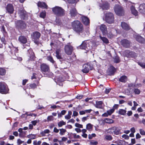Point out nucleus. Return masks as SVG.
<instances>
[{
  "label": "nucleus",
  "mask_w": 145,
  "mask_h": 145,
  "mask_svg": "<svg viewBox=\"0 0 145 145\" xmlns=\"http://www.w3.org/2000/svg\"><path fill=\"white\" fill-rule=\"evenodd\" d=\"M121 26L122 29L126 30H129L130 28L127 24L124 22H122L121 23Z\"/></svg>",
  "instance_id": "6ab92c4d"
},
{
  "label": "nucleus",
  "mask_w": 145,
  "mask_h": 145,
  "mask_svg": "<svg viewBox=\"0 0 145 145\" xmlns=\"http://www.w3.org/2000/svg\"><path fill=\"white\" fill-rule=\"evenodd\" d=\"M40 69L42 72H48L49 70V66L45 63H43L41 65Z\"/></svg>",
  "instance_id": "9b49d317"
},
{
  "label": "nucleus",
  "mask_w": 145,
  "mask_h": 145,
  "mask_svg": "<svg viewBox=\"0 0 145 145\" xmlns=\"http://www.w3.org/2000/svg\"><path fill=\"white\" fill-rule=\"evenodd\" d=\"M72 114V112L71 111H69L68 114L65 116V118L67 120L70 119L71 118V115Z\"/></svg>",
  "instance_id": "e433bc0d"
},
{
  "label": "nucleus",
  "mask_w": 145,
  "mask_h": 145,
  "mask_svg": "<svg viewBox=\"0 0 145 145\" xmlns=\"http://www.w3.org/2000/svg\"><path fill=\"white\" fill-rule=\"evenodd\" d=\"M75 125L76 127L80 128H83L82 125L78 123H76L75 124Z\"/></svg>",
  "instance_id": "864d4df0"
},
{
  "label": "nucleus",
  "mask_w": 145,
  "mask_h": 145,
  "mask_svg": "<svg viewBox=\"0 0 145 145\" xmlns=\"http://www.w3.org/2000/svg\"><path fill=\"white\" fill-rule=\"evenodd\" d=\"M126 111L124 109H120L118 111V113L121 115H125L126 113Z\"/></svg>",
  "instance_id": "f704fd0d"
},
{
  "label": "nucleus",
  "mask_w": 145,
  "mask_h": 145,
  "mask_svg": "<svg viewBox=\"0 0 145 145\" xmlns=\"http://www.w3.org/2000/svg\"><path fill=\"white\" fill-rule=\"evenodd\" d=\"M99 37L102 40L104 43L106 44H107L109 43V41L106 38L104 37H102L101 36H100Z\"/></svg>",
  "instance_id": "7c9ffc66"
},
{
  "label": "nucleus",
  "mask_w": 145,
  "mask_h": 145,
  "mask_svg": "<svg viewBox=\"0 0 145 145\" xmlns=\"http://www.w3.org/2000/svg\"><path fill=\"white\" fill-rule=\"evenodd\" d=\"M100 7L103 10H107L109 8V6L108 3L105 2L100 5Z\"/></svg>",
  "instance_id": "412c9836"
},
{
  "label": "nucleus",
  "mask_w": 145,
  "mask_h": 145,
  "mask_svg": "<svg viewBox=\"0 0 145 145\" xmlns=\"http://www.w3.org/2000/svg\"><path fill=\"white\" fill-rule=\"evenodd\" d=\"M81 23L78 20H76L72 23V26L74 29L75 28V27H76L78 26Z\"/></svg>",
  "instance_id": "393cba45"
},
{
  "label": "nucleus",
  "mask_w": 145,
  "mask_h": 145,
  "mask_svg": "<svg viewBox=\"0 0 145 145\" xmlns=\"http://www.w3.org/2000/svg\"><path fill=\"white\" fill-rule=\"evenodd\" d=\"M54 119V118L52 116H48L47 118V121H52Z\"/></svg>",
  "instance_id": "a18cd8bd"
},
{
  "label": "nucleus",
  "mask_w": 145,
  "mask_h": 145,
  "mask_svg": "<svg viewBox=\"0 0 145 145\" xmlns=\"http://www.w3.org/2000/svg\"><path fill=\"white\" fill-rule=\"evenodd\" d=\"M30 88L32 89H34L37 87V85L35 83L31 84L30 85Z\"/></svg>",
  "instance_id": "8fccbe9b"
},
{
  "label": "nucleus",
  "mask_w": 145,
  "mask_h": 145,
  "mask_svg": "<svg viewBox=\"0 0 145 145\" xmlns=\"http://www.w3.org/2000/svg\"><path fill=\"white\" fill-rule=\"evenodd\" d=\"M91 143L93 145H96L98 144V142L97 141H92L91 142Z\"/></svg>",
  "instance_id": "774afa93"
},
{
  "label": "nucleus",
  "mask_w": 145,
  "mask_h": 145,
  "mask_svg": "<svg viewBox=\"0 0 145 145\" xmlns=\"http://www.w3.org/2000/svg\"><path fill=\"white\" fill-rule=\"evenodd\" d=\"M33 39L35 40H37L39 39L40 36V33L37 31L33 33Z\"/></svg>",
  "instance_id": "aec40b11"
},
{
  "label": "nucleus",
  "mask_w": 145,
  "mask_h": 145,
  "mask_svg": "<svg viewBox=\"0 0 145 145\" xmlns=\"http://www.w3.org/2000/svg\"><path fill=\"white\" fill-rule=\"evenodd\" d=\"M107 35L108 37L110 38H111L113 36V35L111 33H107Z\"/></svg>",
  "instance_id": "bf43d9fd"
},
{
  "label": "nucleus",
  "mask_w": 145,
  "mask_h": 145,
  "mask_svg": "<svg viewBox=\"0 0 145 145\" xmlns=\"http://www.w3.org/2000/svg\"><path fill=\"white\" fill-rule=\"evenodd\" d=\"M78 115V113L76 111H74L73 112V115H72V117L73 116H77Z\"/></svg>",
  "instance_id": "052dcab7"
},
{
  "label": "nucleus",
  "mask_w": 145,
  "mask_h": 145,
  "mask_svg": "<svg viewBox=\"0 0 145 145\" xmlns=\"http://www.w3.org/2000/svg\"><path fill=\"white\" fill-rule=\"evenodd\" d=\"M41 142L40 141H39L37 142V140H34L33 141V145H40V144Z\"/></svg>",
  "instance_id": "37998d69"
},
{
  "label": "nucleus",
  "mask_w": 145,
  "mask_h": 145,
  "mask_svg": "<svg viewBox=\"0 0 145 145\" xmlns=\"http://www.w3.org/2000/svg\"><path fill=\"white\" fill-rule=\"evenodd\" d=\"M105 138L106 140H111L112 139V136L110 135H106Z\"/></svg>",
  "instance_id": "79ce46f5"
},
{
  "label": "nucleus",
  "mask_w": 145,
  "mask_h": 145,
  "mask_svg": "<svg viewBox=\"0 0 145 145\" xmlns=\"http://www.w3.org/2000/svg\"><path fill=\"white\" fill-rule=\"evenodd\" d=\"M114 9L116 14L118 15L121 16L124 14V11L123 7L121 6L116 5L114 7Z\"/></svg>",
  "instance_id": "20e7f679"
},
{
  "label": "nucleus",
  "mask_w": 145,
  "mask_h": 145,
  "mask_svg": "<svg viewBox=\"0 0 145 145\" xmlns=\"http://www.w3.org/2000/svg\"><path fill=\"white\" fill-rule=\"evenodd\" d=\"M28 52L29 53L30 55L29 56L30 57V60H33L35 57L34 53L31 50H28Z\"/></svg>",
  "instance_id": "c85d7f7f"
},
{
  "label": "nucleus",
  "mask_w": 145,
  "mask_h": 145,
  "mask_svg": "<svg viewBox=\"0 0 145 145\" xmlns=\"http://www.w3.org/2000/svg\"><path fill=\"white\" fill-rule=\"evenodd\" d=\"M18 40L21 43L23 44L26 43L27 41V38L24 36L22 35H21L19 37Z\"/></svg>",
  "instance_id": "dca6fc26"
},
{
  "label": "nucleus",
  "mask_w": 145,
  "mask_h": 145,
  "mask_svg": "<svg viewBox=\"0 0 145 145\" xmlns=\"http://www.w3.org/2000/svg\"><path fill=\"white\" fill-rule=\"evenodd\" d=\"M141 136L139 133H138L136 135V139L139 138H141Z\"/></svg>",
  "instance_id": "338daca9"
},
{
  "label": "nucleus",
  "mask_w": 145,
  "mask_h": 145,
  "mask_svg": "<svg viewBox=\"0 0 145 145\" xmlns=\"http://www.w3.org/2000/svg\"><path fill=\"white\" fill-rule=\"evenodd\" d=\"M122 137L123 138H124L125 139H129V137L128 135H122Z\"/></svg>",
  "instance_id": "4d7b16f0"
},
{
  "label": "nucleus",
  "mask_w": 145,
  "mask_h": 145,
  "mask_svg": "<svg viewBox=\"0 0 145 145\" xmlns=\"http://www.w3.org/2000/svg\"><path fill=\"white\" fill-rule=\"evenodd\" d=\"M63 115V110L61 111V112L59 114H58V117H62V115Z\"/></svg>",
  "instance_id": "e2e57ef3"
},
{
  "label": "nucleus",
  "mask_w": 145,
  "mask_h": 145,
  "mask_svg": "<svg viewBox=\"0 0 145 145\" xmlns=\"http://www.w3.org/2000/svg\"><path fill=\"white\" fill-rule=\"evenodd\" d=\"M70 14L72 17H75L77 15L78 13L76 8H74L70 10Z\"/></svg>",
  "instance_id": "a211bd4d"
},
{
  "label": "nucleus",
  "mask_w": 145,
  "mask_h": 145,
  "mask_svg": "<svg viewBox=\"0 0 145 145\" xmlns=\"http://www.w3.org/2000/svg\"><path fill=\"white\" fill-rule=\"evenodd\" d=\"M134 92L136 94H138L140 93V90L138 89H134Z\"/></svg>",
  "instance_id": "49530a36"
},
{
  "label": "nucleus",
  "mask_w": 145,
  "mask_h": 145,
  "mask_svg": "<svg viewBox=\"0 0 145 145\" xmlns=\"http://www.w3.org/2000/svg\"><path fill=\"white\" fill-rule=\"evenodd\" d=\"M114 108H112L107 111V112L109 115H110L114 112Z\"/></svg>",
  "instance_id": "a19ab883"
},
{
  "label": "nucleus",
  "mask_w": 145,
  "mask_h": 145,
  "mask_svg": "<svg viewBox=\"0 0 145 145\" xmlns=\"http://www.w3.org/2000/svg\"><path fill=\"white\" fill-rule=\"evenodd\" d=\"M1 31L4 33H6V32L4 26L3 25L1 27Z\"/></svg>",
  "instance_id": "680f3d73"
},
{
  "label": "nucleus",
  "mask_w": 145,
  "mask_h": 145,
  "mask_svg": "<svg viewBox=\"0 0 145 145\" xmlns=\"http://www.w3.org/2000/svg\"><path fill=\"white\" fill-rule=\"evenodd\" d=\"M46 59L53 64L55 62V61L54 60L52 57L51 56H47V57Z\"/></svg>",
  "instance_id": "473e14b6"
},
{
  "label": "nucleus",
  "mask_w": 145,
  "mask_h": 145,
  "mask_svg": "<svg viewBox=\"0 0 145 145\" xmlns=\"http://www.w3.org/2000/svg\"><path fill=\"white\" fill-rule=\"evenodd\" d=\"M121 129L118 127L113 126L106 130L107 133L112 135H118L120 133Z\"/></svg>",
  "instance_id": "f03ea898"
},
{
  "label": "nucleus",
  "mask_w": 145,
  "mask_h": 145,
  "mask_svg": "<svg viewBox=\"0 0 145 145\" xmlns=\"http://www.w3.org/2000/svg\"><path fill=\"white\" fill-rule=\"evenodd\" d=\"M121 44L124 47L128 48L130 44V42L126 39H123L121 41Z\"/></svg>",
  "instance_id": "4468645a"
},
{
  "label": "nucleus",
  "mask_w": 145,
  "mask_h": 145,
  "mask_svg": "<svg viewBox=\"0 0 145 145\" xmlns=\"http://www.w3.org/2000/svg\"><path fill=\"white\" fill-rule=\"evenodd\" d=\"M140 133L142 135H145V131L142 129H139Z\"/></svg>",
  "instance_id": "5fc2aeb1"
},
{
  "label": "nucleus",
  "mask_w": 145,
  "mask_h": 145,
  "mask_svg": "<svg viewBox=\"0 0 145 145\" xmlns=\"http://www.w3.org/2000/svg\"><path fill=\"white\" fill-rule=\"evenodd\" d=\"M137 63L138 65L140 66L141 67L144 68H145V63H142L141 62H138Z\"/></svg>",
  "instance_id": "de8ad7c7"
},
{
  "label": "nucleus",
  "mask_w": 145,
  "mask_h": 145,
  "mask_svg": "<svg viewBox=\"0 0 145 145\" xmlns=\"http://www.w3.org/2000/svg\"><path fill=\"white\" fill-rule=\"evenodd\" d=\"M46 12L43 11L40 14V17L42 18H44L46 16Z\"/></svg>",
  "instance_id": "c03bdc74"
},
{
  "label": "nucleus",
  "mask_w": 145,
  "mask_h": 145,
  "mask_svg": "<svg viewBox=\"0 0 145 145\" xmlns=\"http://www.w3.org/2000/svg\"><path fill=\"white\" fill-rule=\"evenodd\" d=\"M138 11L141 13L145 14V4H142L140 5L138 8Z\"/></svg>",
  "instance_id": "f3484780"
},
{
  "label": "nucleus",
  "mask_w": 145,
  "mask_h": 145,
  "mask_svg": "<svg viewBox=\"0 0 145 145\" xmlns=\"http://www.w3.org/2000/svg\"><path fill=\"white\" fill-rule=\"evenodd\" d=\"M50 132V131L48 129H46L44 131L41 133V134L44 135L45 134L48 133Z\"/></svg>",
  "instance_id": "09e8293b"
},
{
  "label": "nucleus",
  "mask_w": 145,
  "mask_h": 145,
  "mask_svg": "<svg viewBox=\"0 0 145 145\" xmlns=\"http://www.w3.org/2000/svg\"><path fill=\"white\" fill-rule=\"evenodd\" d=\"M103 102L101 101H97L96 102L95 106L98 108H101L102 107V104Z\"/></svg>",
  "instance_id": "c756f323"
},
{
  "label": "nucleus",
  "mask_w": 145,
  "mask_h": 145,
  "mask_svg": "<svg viewBox=\"0 0 145 145\" xmlns=\"http://www.w3.org/2000/svg\"><path fill=\"white\" fill-rule=\"evenodd\" d=\"M27 138L31 139H35L36 137V135L34 134H30L27 136Z\"/></svg>",
  "instance_id": "4c0bfd02"
},
{
  "label": "nucleus",
  "mask_w": 145,
  "mask_h": 145,
  "mask_svg": "<svg viewBox=\"0 0 145 145\" xmlns=\"http://www.w3.org/2000/svg\"><path fill=\"white\" fill-rule=\"evenodd\" d=\"M127 77L126 76H122L119 79V80L121 82L125 83L127 81Z\"/></svg>",
  "instance_id": "cd10ccee"
},
{
  "label": "nucleus",
  "mask_w": 145,
  "mask_h": 145,
  "mask_svg": "<svg viewBox=\"0 0 145 145\" xmlns=\"http://www.w3.org/2000/svg\"><path fill=\"white\" fill-rule=\"evenodd\" d=\"M114 62L116 63H119L120 61L119 57L118 56H116L114 58Z\"/></svg>",
  "instance_id": "58836bf2"
},
{
  "label": "nucleus",
  "mask_w": 145,
  "mask_h": 145,
  "mask_svg": "<svg viewBox=\"0 0 145 145\" xmlns=\"http://www.w3.org/2000/svg\"><path fill=\"white\" fill-rule=\"evenodd\" d=\"M130 9L132 13L135 16L138 15V12L135 9V7L133 5L131 6L130 7Z\"/></svg>",
  "instance_id": "a878e982"
},
{
  "label": "nucleus",
  "mask_w": 145,
  "mask_h": 145,
  "mask_svg": "<svg viewBox=\"0 0 145 145\" xmlns=\"http://www.w3.org/2000/svg\"><path fill=\"white\" fill-rule=\"evenodd\" d=\"M14 9L13 5L11 4H8L6 7L7 11L10 14L13 13Z\"/></svg>",
  "instance_id": "ddd939ff"
},
{
  "label": "nucleus",
  "mask_w": 145,
  "mask_h": 145,
  "mask_svg": "<svg viewBox=\"0 0 145 145\" xmlns=\"http://www.w3.org/2000/svg\"><path fill=\"white\" fill-rule=\"evenodd\" d=\"M105 123L109 124H111L114 123V121L113 120L108 118H106L104 120Z\"/></svg>",
  "instance_id": "2f4dec72"
},
{
  "label": "nucleus",
  "mask_w": 145,
  "mask_h": 145,
  "mask_svg": "<svg viewBox=\"0 0 145 145\" xmlns=\"http://www.w3.org/2000/svg\"><path fill=\"white\" fill-rule=\"evenodd\" d=\"M108 70L110 72V74H113L114 72L115 71V69L114 67L111 66L110 69H108Z\"/></svg>",
  "instance_id": "c9c22d12"
},
{
  "label": "nucleus",
  "mask_w": 145,
  "mask_h": 145,
  "mask_svg": "<svg viewBox=\"0 0 145 145\" xmlns=\"http://www.w3.org/2000/svg\"><path fill=\"white\" fill-rule=\"evenodd\" d=\"M136 40L139 42L144 43H145V40L144 38L140 35H137L135 37Z\"/></svg>",
  "instance_id": "5701e85b"
},
{
  "label": "nucleus",
  "mask_w": 145,
  "mask_h": 145,
  "mask_svg": "<svg viewBox=\"0 0 145 145\" xmlns=\"http://www.w3.org/2000/svg\"><path fill=\"white\" fill-rule=\"evenodd\" d=\"M16 25L17 28L21 29H25L26 27L25 23L21 20L17 21L16 22Z\"/></svg>",
  "instance_id": "0eeeda50"
},
{
  "label": "nucleus",
  "mask_w": 145,
  "mask_h": 145,
  "mask_svg": "<svg viewBox=\"0 0 145 145\" xmlns=\"http://www.w3.org/2000/svg\"><path fill=\"white\" fill-rule=\"evenodd\" d=\"M8 91L6 84L3 82H0V93L5 94L8 93Z\"/></svg>",
  "instance_id": "423d86ee"
},
{
  "label": "nucleus",
  "mask_w": 145,
  "mask_h": 145,
  "mask_svg": "<svg viewBox=\"0 0 145 145\" xmlns=\"http://www.w3.org/2000/svg\"><path fill=\"white\" fill-rule=\"evenodd\" d=\"M93 46L92 42L88 40H85L82 42L81 44L77 47V48L84 50L86 51V52H87L92 49Z\"/></svg>",
  "instance_id": "f257e3e1"
},
{
  "label": "nucleus",
  "mask_w": 145,
  "mask_h": 145,
  "mask_svg": "<svg viewBox=\"0 0 145 145\" xmlns=\"http://www.w3.org/2000/svg\"><path fill=\"white\" fill-rule=\"evenodd\" d=\"M26 12L25 11L23 10H20L18 12L19 14L20 17L23 19H24L26 15Z\"/></svg>",
  "instance_id": "b1692460"
},
{
  "label": "nucleus",
  "mask_w": 145,
  "mask_h": 145,
  "mask_svg": "<svg viewBox=\"0 0 145 145\" xmlns=\"http://www.w3.org/2000/svg\"><path fill=\"white\" fill-rule=\"evenodd\" d=\"M88 116H87L86 117H83L82 119V121L84 122L85 121L87 120L88 118Z\"/></svg>",
  "instance_id": "13d9d810"
},
{
  "label": "nucleus",
  "mask_w": 145,
  "mask_h": 145,
  "mask_svg": "<svg viewBox=\"0 0 145 145\" xmlns=\"http://www.w3.org/2000/svg\"><path fill=\"white\" fill-rule=\"evenodd\" d=\"M67 1L69 3L71 4L76 3V0H67Z\"/></svg>",
  "instance_id": "603ef678"
},
{
  "label": "nucleus",
  "mask_w": 145,
  "mask_h": 145,
  "mask_svg": "<svg viewBox=\"0 0 145 145\" xmlns=\"http://www.w3.org/2000/svg\"><path fill=\"white\" fill-rule=\"evenodd\" d=\"M82 22L85 25H88L89 23V20L88 18L85 16H82L81 17Z\"/></svg>",
  "instance_id": "f8f14e48"
},
{
  "label": "nucleus",
  "mask_w": 145,
  "mask_h": 145,
  "mask_svg": "<svg viewBox=\"0 0 145 145\" xmlns=\"http://www.w3.org/2000/svg\"><path fill=\"white\" fill-rule=\"evenodd\" d=\"M74 30L77 33L80 34V33H82L84 32V28L82 24L81 23L76 27H75V28Z\"/></svg>",
  "instance_id": "1a4fd4ad"
},
{
  "label": "nucleus",
  "mask_w": 145,
  "mask_h": 145,
  "mask_svg": "<svg viewBox=\"0 0 145 145\" xmlns=\"http://www.w3.org/2000/svg\"><path fill=\"white\" fill-rule=\"evenodd\" d=\"M92 128V125L90 123H88L86 125V128L87 130H90Z\"/></svg>",
  "instance_id": "ea45409f"
},
{
  "label": "nucleus",
  "mask_w": 145,
  "mask_h": 145,
  "mask_svg": "<svg viewBox=\"0 0 145 145\" xmlns=\"http://www.w3.org/2000/svg\"><path fill=\"white\" fill-rule=\"evenodd\" d=\"M86 113V112H85V110L80 111L79 112V114L81 115L84 114Z\"/></svg>",
  "instance_id": "69168bd1"
},
{
  "label": "nucleus",
  "mask_w": 145,
  "mask_h": 145,
  "mask_svg": "<svg viewBox=\"0 0 145 145\" xmlns=\"http://www.w3.org/2000/svg\"><path fill=\"white\" fill-rule=\"evenodd\" d=\"M24 142V141L21 140L20 139H18L17 140V143L19 144H20Z\"/></svg>",
  "instance_id": "0e129e2a"
},
{
  "label": "nucleus",
  "mask_w": 145,
  "mask_h": 145,
  "mask_svg": "<svg viewBox=\"0 0 145 145\" xmlns=\"http://www.w3.org/2000/svg\"><path fill=\"white\" fill-rule=\"evenodd\" d=\"M127 52L128 53V54L126 56L127 57H134L135 58L137 56V54L134 52H129V51H127Z\"/></svg>",
  "instance_id": "4be33fe9"
},
{
  "label": "nucleus",
  "mask_w": 145,
  "mask_h": 145,
  "mask_svg": "<svg viewBox=\"0 0 145 145\" xmlns=\"http://www.w3.org/2000/svg\"><path fill=\"white\" fill-rule=\"evenodd\" d=\"M38 6L39 7L42 8H47V5L44 3L39 2L38 3Z\"/></svg>",
  "instance_id": "bb28decb"
},
{
  "label": "nucleus",
  "mask_w": 145,
  "mask_h": 145,
  "mask_svg": "<svg viewBox=\"0 0 145 145\" xmlns=\"http://www.w3.org/2000/svg\"><path fill=\"white\" fill-rule=\"evenodd\" d=\"M54 13L58 16H62L63 13V9L61 7L56 6L52 8Z\"/></svg>",
  "instance_id": "7ed1b4c3"
},
{
  "label": "nucleus",
  "mask_w": 145,
  "mask_h": 145,
  "mask_svg": "<svg viewBox=\"0 0 145 145\" xmlns=\"http://www.w3.org/2000/svg\"><path fill=\"white\" fill-rule=\"evenodd\" d=\"M65 52L68 55H71L73 51V47L70 44L65 45Z\"/></svg>",
  "instance_id": "6e6552de"
},
{
  "label": "nucleus",
  "mask_w": 145,
  "mask_h": 145,
  "mask_svg": "<svg viewBox=\"0 0 145 145\" xmlns=\"http://www.w3.org/2000/svg\"><path fill=\"white\" fill-rule=\"evenodd\" d=\"M56 56L57 58L59 59H61V56L59 55V52L57 51H56Z\"/></svg>",
  "instance_id": "3c124183"
},
{
  "label": "nucleus",
  "mask_w": 145,
  "mask_h": 145,
  "mask_svg": "<svg viewBox=\"0 0 145 145\" xmlns=\"http://www.w3.org/2000/svg\"><path fill=\"white\" fill-rule=\"evenodd\" d=\"M105 19L106 22L108 23L112 24L114 22V16L113 14L111 12H108L106 13Z\"/></svg>",
  "instance_id": "39448f33"
},
{
  "label": "nucleus",
  "mask_w": 145,
  "mask_h": 145,
  "mask_svg": "<svg viewBox=\"0 0 145 145\" xmlns=\"http://www.w3.org/2000/svg\"><path fill=\"white\" fill-rule=\"evenodd\" d=\"M83 68L82 71L84 73L88 72L90 69L91 70V69L90 65L89 63L85 64L83 65Z\"/></svg>",
  "instance_id": "9d476101"
},
{
  "label": "nucleus",
  "mask_w": 145,
  "mask_h": 145,
  "mask_svg": "<svg viewBox=\"0 0 145 145\" xmlns=\"http://www.w3.org/2000/svg\"><path fill=\"white\" fill-rule=\"evenodd\" d=\"M58 125L59 127L62 126L63 125V121H62L59 122L58 123Z\"/></svg>",
  "instance_id": "6e6d98bb"
},
{
  "label": "nucleus",
  "mask_w": 145,
  "mask_h": 145,
  "mask_svg": "<svg viewBox=\"0 0 145 145\" xmlns=\"http://www.w3.org/2000/svg\"><path fill=\"white\" fill-rule=\"evenodd\" d=\"M6 72V70L5 69L3 68H0V74L1 75H5Z\"/></svg>",
  "instance_id": "72a5a7b5"
},
{
  "label": "nucleus",
  "mask_w": 145,
  "mask_h": 145,
  "mask_svg": "<svg viewBox=\"0 0 145 145\" xmlns=\"http://www.w3.org/2000/svg\"><path fill=\"white\" fill-rule=\"evenodd\" d=\"M100 29L102 32L103 35H107V28L106 25L104 24H102L100 27Z\"/></svg>",
  "instance_id": "2eb2a0df"
}]
</instances>
